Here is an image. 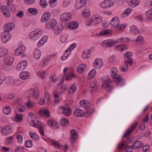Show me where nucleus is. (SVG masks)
<instances>
[{
  "mask_svg": "<svg viewBox=\"0 0 152 152\" xmlns=\"http://www.w3.org/2000/svg\"><path fill=\"white\" fill-rule=\"evenodd\" d=\"M110 25L114 27L115 28L118 30H122L124 29L126 26L124 24H119V20L118 18L115 17L111 20L110 22Z\"/></svg>",
  "mask_w": 152,
  "mask_h": 152,
  "instance_id": "f257e3e1",
  "label": "nucleus"
},
{
  "mask_svg": "<svg viewBox=\"0 0 152 152\" xmlns=\"http://www.w3.org/2000/svg\"><path fill=\"white\" fill-rule=\"evenodd\" d=\"M43 31L39 29H37L31 32L29 34V37L31 39L36 40L40 37L42 34Z\"/></svg>",
  "mask_w": 152,
  "mask_h": 152,
  "instance_id": "f03ea898",
  "label": "nucleus"
},
{
  "mask_svg": "<svg viewBox=\"0 0 152 152\" xmlns=\"http://www.w3.org/2000/svg\"><path fill=\"white\" fill-rule=\"evenodd\" d=\"M27 95L29 96H32L33 99H37L39 97V94L38 90H36L34 89L31 88L26 92Z\"/></svg>",
  "mask_w": 152,
  "mask_h": 152,
  "instance_id": "7ed1b4c3",
  "label": "nucleus"
},
{
  "mask_svg": "<svg viewBox=\"0 0 152 152\" xmlns=\"http://www.w3.org/2000/svg\"><path fill=\"white\" fill-rule=\"evenodd\" d=\"M89 104L88 101L86 99H83V101L80 102V104L81 106L84 107L86 108L85 110V116L86 115L88 114L90 116L91 115V112L90 108L88 106V105Z\"/></svg>",
  "mask_w": 152,
  "mask_h": 152,
  "instance_id": "20e7f679",
  "label": "nucleus"
},
{
  "mask_svg": "<svg viewBox=\"0 0 152 152\" xmlns=\"http://www.w3.org/2000/svg\"><path fill=\"white\" fill-rule=\"evenodd\" d=\"M132 53L131 52H127L124 54L125 63H128L130 65L133 63V59L132 58Z\"/></svg>",
  "mask_w": 152,
  "mask_h": 152,
  "instance_id": "39448f33",
  "label": "nucleus"
},
{
  "mask_svg": "<svg viewBox=\"0 0 152 152\" xmlns=\"http://www.w3.org/2000/svg\"><path fill=\"white\" fill-rule=\"evenodd\" d=\"M111 82L109 79H107L102 82V86L107 91H111L112 87L111 85Z\"/></svg>",
  "mask_w": 152,
  "mask_h": 152,
  "instance_id": "423d86ee",
  "label": "nucleus"
},
{
  "mask_svg": "<svg viewBox=\"0 0 152 152\" xmlns=\"http://www.w3.org/2000/svg\"><path fill=\"white\" fill-rule=\"evenodd\" d=\"M138 124L137 122H135L132 124L130 126V128L128 129L125 132L123 135V137H127L135 129L136 127Z\"/></svg>",
  "mask_w": 152,
  "mask_h": 152,
  "instance_id": "0eeeda50",
  "label": "nucleus"
},
{
  "mask_svg": "<svg viewBox=\"0 0 152 152\" xmlns=\"http://www.w3.org/2000/svg\"><path fill=\"white\" fill-rule=\"evenodd\" d=\"M57 22L54 19L50 18L45 23V27L48 29H53L56 25Z\"/></svg>",
  "mask_w": 152,
  "mask_h": 152,
  "instance_id": "6e6552de",
  "label": "nucleus"
},
{
  "mask_svg": "<svg viewBox=\"0 0 152 152\" xmlns=\"http://www.w3.org/2000/svg\"><path fill=\"white\" fill-rule=\"evenodd\" d=\"M113 2L110 0H104L100 4V7L104 9L109 8L113 6Z\"/></svg>",
  "mask_w": 152,
  "mask_h": 152,
  "instance_id": "1a4fd4ad",
  "label": "nucleus"
},
{
  "mask_svg": "<svg viewBox=\"0 0 152 152\" xmlns=\"http://www.w3.org/2000/svg\"><path fill=\"white\" fill-rule=\"evenodd\" d=\"M2 41L4 43H6L10 39L11 34L8 32H3L1 34Z\"/></svg>",
  "mask_w": 152,
  "mask_h": 152,
  "instance_id": "9d476101",
  "label": "nucleus"
},
{
  "mask_svg": "<svg viewBox=\"0 0 152 152\" xmlns=\"http://www.w3.org/2000/svg\"><path fill=\"white\" fill-rule=\"evenodd\" d=\"M115 77L112 78L113 81L115 82L117 85H121L124 84V80L123 79L120 75L118 74L117 75H115Z\"/></svg>",
  "mask_w": 152,
  "mask_h": 152,
  "instance_id": "9b49d317",
  "label": "nucleus"
},
{
  "mask_svg": "<svg viewBox=\"0 0 152 152\" xmlns=\"http://www.w3.org/2000/svg\"><path fill=\"white\" fill-rule=\"evenodd\" d=\"M68 74H67V80H71L76 78V76L74 73V69L73 67H70L67 68V71Z\"/></svg>",
  "mask_w": 152,
  "mask_h": 152,
  "instance_id": "f8f14e48",
  "label": "nucleus"
},
{
  "mask_svg": "<svg viewBox=\"0 0 152 152\" xmlns=\"http://www.w3.org/2000/svg\"><path fill=\"white\" fill-rule=\"evenodd\" d=\"M87 3V0H77L75 4L76 9L79 10L83 7Z\"/></svg>",
  "mask_w": 152,
  "mask_h": 152,
  "instance_id": "ddd939ff",
  "label": "nucleus"
},
{
  "mask_svg": "<svg viewBox=\"0 0 152 152\" xmlns=\"http://www.w3.org/2000/svg\"><path fill=\"white\" fill-rule=\"evenodd\" d=\"M12 132V129L11 126L9 125H6L2 129L1 133L4 135H6L11 133Z\"/></svg>",
  "mask_w": 152,
  "mask_h": 152,
  "instance_id": "4468645a",
  "label": "nucleus"
},
{
  "mask_svg": "<svg viewBox=\"0 0 152 152\" xmlns=\"http://www.w3.org/2000/svg\"><path fill=\"white\" fill-rule=\"evenodd\" d=\"M26 50L25 47L23 45H20L15 51L14 53L16 56H19L24 53Z\"/></svg>",
  "mask_w": 152,
  "mask_h": 152,
  "instance_id": "2eb2a0df",
  "label": "nucleus"
},
{
  "mask_svg": "<svg viewBox=\"0 0 152 152\" xmlns=\"http://www.w3.org/2000/svg\"><path fill=\"white\" fill-rule=\"evenodd\" d=\"M118 42H116L113 39H107L104 41L102 43V45L105 47L114 45Z\"/></svg>",
  "mask_w": 152,
  "mask_h": 152,
  "instance_id": "dca6fc26",
  "label": "nucleus"
},
{
  "mask_svg": "<svg viewBox=\"0 0 152 152\" xmlns=\"http://www.w3.org/2000/svg\"><path fill=\"white\" fill-rule=\"evenodd\" d=\"M47 123L49 126L53 127L55 129H56L59 127L58 123L53 119H48V120Z\"/></svg>",
  "mask_w": 152,
  "mask_h": 152,
  "instance_id": "f3484780",
  "label": "nucleus"
},
{
  "mask_svg": "<svg viewBox=\"0 0 152 152\" xmlns=\"http://www.w3.org/2000/svg\"><path fill=\"white\" fill-rule=\"evenodd\" d=\"M77 138V131L74 129H72L70 132V139L72 143L75 142Z\"/></svg>",
  "mask_w": 152,
  "mask_h": 152,
  "instance_id": "a211bd4d",
  "label": "nucleus"
},
{
  "mask_svg": "<svg viewBox=\"0 0 152 152\" xmlns=\"http://www.w3.org/2000/svg\"><path fill=\"white\" fill-rule=\"evenodd\" d=\"M28 63L26 61H23L19 62L17 65V69L18 70H23L26 66Z\"/></svg>",
  "mask_w": 152,
  "mask_h": 152,
  "instance_id": "6ab92c4d",
  "label": "nucleus"
},
{
  "mask_svg": "<svg viewBox=\"0 0 152 152\" xmlns=\"http://www.w3.org/2000/svg\"><path fill=\"white\" fill-rule=\"evenodd\" d=\"M51 14L48 12H45L43 14L41 18V21L42 23L46 22L50 18Z\"/></svg>",
  "mask_w": 152,
  "mask_h": 152,
  "instance_id": "aec40b11",
  "label": "nucleus"
},
{
  "mask_svg": "<svg viewBox=\"0 0 152 152\" xmlns=\"http://www.w3.org/2000/svg\"><path fill=\"white\" fill-rule=\"evenodd\" d=\"M40 114L45 118H48L50 116V115L48 110L43 109L39 111Z\"/></svg>",
  "mask_w": 152,
  "mask_h": 152,
  "instance_id": "412c9836",
  "label": "nucleus"
},
{
  "mask_svg": "<svg viewBox=\"0 0 152 152\" xmlns=\"http://www.w3.org/2000/svg\"><path fill=\"white\" fill-rule=\"evenodd\" d=\"M52 29L54 33L58 34L61 33L63 29V27L61 25H56Z\"/></svg>",
  "mask_w": 152,
  "mask_h": 152,
  "instance_id": "4be33fe9",
  "label": "nucleus"
},
{
  "mask_svg": "<svg viewBox=\"0 0 152 152\" xmlns=\"http://www.w3.org/2000/svg\"><path fill=\"white\" fill-rule=\"evenodd\" d=\"M15 25L13 23H9L4 26V31L9 32L15 27Z\"/></svg>",
  "mask_w": 152,
  "mask_h": 152,
  "instance_id": "5701e85b",
  "label": "nucleus"
},
{
  "mask_svg": "<svg viewBox=\"0 0 152 152\" xmlns=\"http://www.w3.org/2000/svg\"><path fill=\"white\" fill-rule=\"evenodd\" d=\"M1 10L3 15L7 18L10 16V13L7 7L5 6H2L1 8Z\"/></svg>",
  "mask_w": 152,
  "mask_h": 152,
  "instance_id": "b1692460",
  "label": "nucleus"
},
{
  "mask_svg": "<svg viewBox=\"0 0 152 152\" xmlns=\"http://www.w3.org/2000/svg\"><path fill=\"white\" fill-rule=\"evenodd\" d=\"M127 2L129 5L132 7H135L136 6L138 5L139 4V0H126Z\"/></svg>",
  "mask_w": 152,
  "mask_h": 152,
  "instance_id": "393cba45",
  "label": "nucleus"
},
{
  "mask_svg": "<svg viewBox=\"0 0 152 152\" xmlns=\"http://www.w3.org/2000/svg\"><path fill=\"white\" fill-rule=\"evenodd\" d=\"M103 65L102 60L101 59H97L93 63V66L95 68H98L101 67Z\"/></svg>",
  "mask_w": 152,
  "mask_h": 152,
  "instance_id": "a878e982",
  "label": "nucleus"
},
{
  "mask_svg": "<svg viewBox=\"0 0 152 152\" xmlns=\"http://www.w3.org/2000/svg\"><path fill=\"white\" fill-rule=\"evenodd\" d=\"M79 23L76 21H72L68 25V27L71 29H75L78 28Z\"/></svg>",
  "mask_w": 152,
  "mask_h": 152,
  "instance_id": "bb28decb",
  "label": "nucleus"
},
{
  "mask_svg": "<svg viewBox=\"0 0 152 152\" xmlns=\"http://www.w3.org/2000/svg\"><path fill=\"white\" fill-rule=\"evenodd\" d=\"M4 61L7 65L10 66L13 62V59L12 57L8 56L4 58Z\"/></svg>",
  "mask_w": 152,
  "mask_h": 152,
  "instance_id": "cd10ccee",
  "label": "nucleus"
},
{
  "mask_svg": "<svg viewBox=\"0 0 152 152\" xmlns=\"http://www.w3.org/2000/svg\"><path fill=\"white\" fill-rule=\"evenodd\" d=\"M29 76V73L28 72H23L20 73L19 76L22 79L25 80L28 78Z\"/></svg>",
  "mask_w": 152,
  "mask_h": 152,
  "instance_id": "c85d7f7f",
  "label": "nucleus"
},
{
  "mask_svg": "<svg viewBox=\"0 0 152 152\" xmlns=\"http://www.w3.org/2000/svg\"><path fill=\"white\" fill-rule=\"evenodd\" d=\"M143 146L142 142L140 140H137L133 143L132 148H134V149H137L140 147H142Z\"/></svg>",
  "mask_w": 152,
  "mask_h": 152,
  "instance_id": "c756f323",
  "label": "nucleus"
},
{
  "mask_svg": "<svg viewBox=\"0 0 152 152\" xmlns=\"http://www.w3.org/2000/svg\"><path fill=\"white\" fill-rule=\"evenodd\" d=\"M5 80H7V81H9V83L10 84L12 83L11 81L12 80V79L11 77H7L6 78L5 76L4 77L3 75H0V85H1Z\"/></svg>",
  "mask_w": 152,
  "mask_h": 152,
  "instance_id": "7c9ffc66",
  "label": "nucleus"
},
{
  "mask_svg": "<svg viewBox=\"0 0 152 152\" xmlns=\"http://www.w3.org/2000/svg\"><path fill=\"white\" fill-rule=\"evenodd\" d=\"M74 115L78 117H81L85 115L84 111L80 109L77 110L74 112Z\"/></svg>",
  "mask_w": 152,
  "mask_h": 152,
  "instance_id": "2f4dec72",
  "label": "nucleus"
},
{
  "mask_svg": "<svg viewBox=\"0 0 152 152\" xmlns=\"http://www.w3.org/2000/svg\"><path fill=\"white\" fill-rule=\"evenodd\" d=\"M3 112L6 115L10 114L11 112V109L9 105L5 106L3 108Z\"/></svg>",
  "mask_w": 152,
  "mask_h": 152,
  "instance_id": "473e14b6",
  "label": "nucleus"
},
{
  "mask_svg": "<svg viewBox=\"0 0 152 152\" xmlns=\"http://www.w3.org/2000/svg\"><path fill=\"white\" fill-rule=\"evenodd\" d=\"M86 66L85 64H82L77 68V71L78 73H81L86 70Z\"/></svg>",
  "mask_w": 152,
  "mask_h": 152,
  "instance_id": "72a5a7b5",
  "label": "nucleus"
},
{
  "mask_svg": "<svg viewBox=\"0 0 152 152\" xmlns=\"http://www.w3.org/2000/svg\"><path fill=\"white\" fill-rule=\"evenodd\" d=\"M77 44L76 43H74L71 45L70 47L67 49V58L71 53V52L76 47Z\"/></svg>",
  "mask_w": 152,
  "mask_h": 152,
  "instance_id": "f704fd0d",
  "label": "nucleus"
},
{
  "mask_svg": "<svg viewBox=\"0 0 152 152\" xmlns=\"http://www.w3.org/2000/svg\"><path fill=\"white\" fill-rule=\"evenodd\" d=\"M90 51L86 50L83 52L82 57L83 58L87 59L90 56Z\"/></svg>",
  "mask_w": 152,
  "mask_h": 152,
  "instance_id": "c9c22d12",
  "label": "nucleus"
},
{
  "mask_svg": "<svg viewBox=\"0 0 152 152\" xmlns=\"http://www.w3.org/2000/svg\"><path fill=\"white\" fill-rule=\"evenodd\" d=\"M34 57L37 59L39 58L41 55V52L39 50L35 49L34 52Z\"/></svg>",
  "mask_w": 152,
  "mask_h": 152,
  "instance_id": "e433bc0d",
  "label": "nucleus"
},
{
  "mask_svg": "<svg viewBox=\"0 0 152 152\" xmlns=\"http://www.w3.org/2000/svg\"><path fill=\"white\" fill-rule=\"evenodd\" d=\"M59 113L60 114H64L66 115V107H64L62 105H60L59 107Z\"/></svg>",
  "mask_w": 152,
  "mask_h": 152,
  "instance_id": "4c0bfd02",
  "label": "nucleus"
},
{
  "mask_svg": "<svg viewBox=\"0 0 152 152\" xmlns=\"http://www.w3.org/2000/svg\"><path fill=\"white\" fill-rule=\"evenodd\" d=\"M8 53L7 49L4 48H0V58L4 56Z\"/></svg>",
  "mask_w": 152,
  "mask_h": 152,
  "instance_id": "58836bf2",
  "label": "nucleus"
},
{
  "mask_svg": "<svg viewBox=\"0 0 152 152\" xmlns=\"http://www.w3.org/2000/svg\"><path fill=\"white\" fill-rule=\"evenodd\" d=\"M132 11V9L131 8H128L124 11V12L122 14V17H125L127 16Z\"/></svg>",
  "mask_w": 152,
  "mask_h": 152,
  "instance_id": "ea45409f",
  "label": "nucleus"
},
{
  "mask_svg": "<svg viewBox=\"0 0 152 152\" xmlns=\"http://www.w3.org/2000/svg\"><path fill=\"white\" fill-rule=\"evenodd\" d=\"M60 20L62 23H64L65 25H66V13H63L60 17Z\"/></svg>",
  "mask_w": 152,
  "mask_h": 152,
  "instance_id": "a19ab883",
  "label": "nucleus"
},
{
  "mask_svg": "<svg viewBox=\"0 0 152 152\" xmlns=\"http://www.w3.org/2000/svg\"><path fill=\"white\" fill-rule=\"evenodd\" d=\"M94 24L95 25L101 22L102 21V18L101 16L94 17L93 18Z\"/></svg>",
  "mask_w": 152,
  "mask_h": 152,
  "instance_id": "79ce46f5",
  "label": "nucleus"
},
{
  "mask_svg": "<svg viewBox=\"0 0 152 152\" xmlns=\"http://www.w3.org/2000/svg\"><path fill=\"white\" fill-rule=\"evenodd\" d=\"M117 50H120L121 51L126 50L128 48V47L126 45H116L115 46Z\"/></svg>",
  "mask_w": 152,
  "mask_h": 152,
  "instance_id": "37998d69",
  "label": "nucleus"
},
{
  "mask_svg": "<svg viewBox=\"0 0 152 152\" xmlns=\"http://www.w3.org/2000/svg\"><path fill=\"white\" fill-rule=\"evenodd\" d=\"M145 14L148 19H152V8L146 11Z\"/></svg>",
  "mask_w": 152,
  "mask_h": 152,
  "instance_id": "c03bdc74",
  "label": "nucleus"
},
{
  "mask_svg": "<svg viewBox=\"0 0 152 152\" xmlns=\"http://www.w3.org/2000/svg\"><path fill=\"white\" fill-rule=\"evenodd\" d=\"M41 122H39L38 124L37 127L39 129V131L40 134L42 136H44V130L42 127L41 125Z\"/></svg>",
  "mask_w": 152,
  "mask_h": 152,
  "instance_id": "a18cd8bd",
  "label": "nucleus"
},
{
  "mask_svg": "<svg viewBox=\"0 0 152 152\" xmlns=\"http://www.w3.org/2000/svg\"><path fill=\"white\" fill-rule=\"evenodd\" d=\"M82 16L84 17L87 18L90 15V12L88 9H86L82 13Z\"/></svg>",
  "mask_w": 152,
  "mask_h": 152,
  "instance_id": "49530a36",
  "label": "nucleus"
},
{
  "mask_svg": "<svg viewBox=\"0 0 152 152\" xmlns=\"http://www.w3.org/2000/svg\"><path fill=\"white\" fill-rule=\"evenodd\" d=\"M130 31L131 32L133 33H138L139 30L136 26L134 25L131 26L130 27Z\"/></svg>",
  "mask_w": 152,
  "mask_h": 152,
  "instance_id": "de8ad7c7",
  "label": "nucleus"
},
{
  "mask_svg": "<svg viewBox=\"0 0 152 152\" xmlns=\"http://www.w3.org/2000/svg\"><path fill=\"white\" fill-rule=\"evenodd\" d=\"M28 11L30 13L34 15H36L38 13V11L36 9L32 8L28 9Z\"/></svg>",
  "mask_w": 152,
  "mask_h": 152,
  "instance_id": "09e8293b",
  "label": "nucleus"
},
{
  "mask_svg": "<svg viewBox=\"0 0 152 152\" xmlns=\"http://www.w3.org/2000/svg\"><path fill=\"white\" fill-rule=\"evenodd\" d=\"M77 90V87L74 84H72L70 87L69 91L68 93L69 94H71L75 92Z\"/></svg>",
  "mask_w": 152,
  "mask_h": 152,
  "instance_id": "8fccbe9b",
  "label": "nucleus"
},
{
  "mask_svg": "<svg viewBox=\"0 0 152 152\" xmlns=\"http://www.w3.org/2000/svg\"><path fill=\"white\" fill-rule=\"evenodd\" d=\"M95 72V70L94 69H92L89 72L88 75V77L90 79H92L95 76L96 74Z\"/></svg>",
  "mask_w": 152,
  "mask_h": 152,
  "instance_id": "3c124183",
  "label": "nucleus"
},
{
  "mask_svg": "<svg viewBox=\"0 0 152 152\" xmlns=\"http://www.w3.org/2000/svg\"><path fill=\"white\" fill-rule=\"evenodd\" d=\"M118 71L117 68H114L112 69L111 72V75L112 77H115L118 74Z\"/></svg>",
  "mask_w": 152,
  "mask_h": 152,
  "instance_id": "603ef678",
  "label": "nucleus"
},
{
  "mask_svg": "<svg viewBox=\"0 0 152 152\" xmlns=\"http://www.w3.org/2000/svg\"><path fill=\"white\" fill-rule=\"evenodd\" d=\"M128 63H125L124 64L121 68V70L122 72H126L128 69Z\"/></svg>",
  "mask_w": 152,
  "mask_h": 152,
  "instance_id": "864d4df0",
  "label": "nucleus"
},
{
  "mask_svg": "<svg viewBox=\"0 0 152 152\" xmlns=\"http://www.w3.org/2000/svg\"><path fill=\"white\" fill-rule=\"evenodd\" d=\"M29 134L30 137L34 139H37L39 138L38 135L35 133L30 132L29 133Z\"/></svg>",
  "mask_w": 152,
  "mask_h": 152,
  "instance_id": "5fc2aeb1",
  "label": "nucleus"
},
{
  "mask_svg": "<svg viewBox=\"0 0 152 152\" xmlns=\"http://www.w3.org/2000/svg\"><path fill=\"white\" fill-rule=\"evenodd\" d=\"M51 142L53 145L56 148H60V144L58 141L54 140H51Z\"/></svg>",
  "mask_w": 152,
  "mask_h": 152,
  "instance_id": "6e6d98bb",
  "label": "nucleus"
},
{
  "mask_svg": "<svg viewBox=\"0 0 152 152\" xmlns=\"http://www.w3.org/2000/svg\"><path fill=\"white\" fill-rule=\"evenodd\" d=\"M40 4L41 6L43 8H45L48 5V3L45 0H40Z\"/></svg>",
  "mask_w": 152,
  "mask_h": 152,
  "instance_id": "4d7b16f0",
  "label": "nucleus"
},
{
  "mask_svg": "<svg viewBox=\"0 0 152 152\" xmlns=\"http://www.w3.org/2000/svg\"><path fill=\"white\" fill-rule=\"evenodd\" d=\"M13 137L12 136L7 137L6 139V142L7 144H11L13 142Z\"/></svg>",
  "mask_w": 152,
  "mask_h": 152,
  "instance_id": "13d9d810",
  "label": "nucleus"
},
{
  "mask_svg": "<svg viewBox=\"0 0 152 152\" xmlns=\"http://www.w3.org/2000/svg\"><path fill=\"white\" fill-rule=\"evenodd\" d=\"M127 145H125L124 142H122L120 143L118 145V148L119 149H121L123 147H124L125 149L127 147Z\"/></svg>",
  "mask_w": 152,
  "mask_h": 152,
  "instance_id": "bf43d9fd",
  "label": "nucleus"
},
{
  "mask_svg": "<svg viewBox=\"0 0 152 152\" xmlns=\"http://www.w3.org/2000/svg\"><path fill=\"white\" fill-rule=\"evenodd\" d=\"M18 109L20 112H23L25 111V107L22 104L19 105L18 107Z\"/></svg>",
  "mask_w": 152,
  "mask_h": 152,
  "instance_id": "052dcab7",
  "label": "nucleus"
},
{
  "mask_svg": "<svg viewBox=\"0 0 152 152\" xmlns=\"http://www.w3.org/2000/svg\"><path fill=\"white\" fill-rule=\"evenodd\" d=\"M22 119V115L20 114H18L16 115L15 120L16 122H19Z\"/></svg>",
  "mask_w": 152,
  "mask_h": 152,
  "instance_id": "680f3d73",
  "label": "nucleus"
},
{
  "mask_svg": "<svg viewBox=\"0 0 152 152\" xmlns=\"http://www.w3.org/2000/svg\"><path fill=\"white\" fill-rule=\"evenodd\" d=\"M66 34H62L60 38L61 42L62 43H65L66 42Z\"/></svg>",
  "mask_w": 152,
  "mask_h": 152,
  "instance_id": "e2e57ef3",
  "label": "nucleus"
},
{
  "mask_svg": "<svg viewBox=\"0 0 152 152\" xmlns=\"http://www.w3.org/2000/svg\"><path fill=\"white\" fill-rule=\"evenodd\" d=\"M60 124L62 126H66V118L62 117L60 119Z\"/></svg>",
  "mask_w": 152,
  "mask_h": 152,
  "instance_id": "0e129e2a",
  "label": "nucleus"
},
{
  "mask_svg": "<svg viewBox=\"0 0 152 152\" xmlns=\"http://www.w3.org/2000/svg\"><path fill=\"white\" fill-rule=\"evenodd\" d=\"M89 86L90 88H95V89H92L91 90V92H94L96 89V88H95L96 87V84L94 82H91Z\"/></svg>",
  "mask_w": 152,
  "mask_h": 152,
  "instance_id": "69168bd1",
  "label": "nucleus"
},
{
  "mask_svg": "<svg viewBox=\"0 0 152 152\" xmlns=\"http://www.w3.org/2000/svg\"><path fill=\"white\" fill-rule=\"evenodd\" d=\"M44 97L45 98V99L47 100L48 103H49L50 100V95L48 92H46L45 94Z\"/></svg>",
  "mask_w": 152,
  "mask_h": 152,
  "instance_id": "338daca9",
  "label": "nucleus"
},
{
  "mask_svg": "<svg viewBox=\"0 0 152 152\" xmlns=\"http://www.w3.org/2000/svg\"><path fill=\"white\" fill-rule=\"evenodd\" d=\"M53 94L55 98H58L61 95V93L58 91H53Z\"/></svg>",
  "mask_w": 152,
  "mask_h": 152,
  "instance_id": "774afa93",
  "label": "nucleus"
}]
</instances>
